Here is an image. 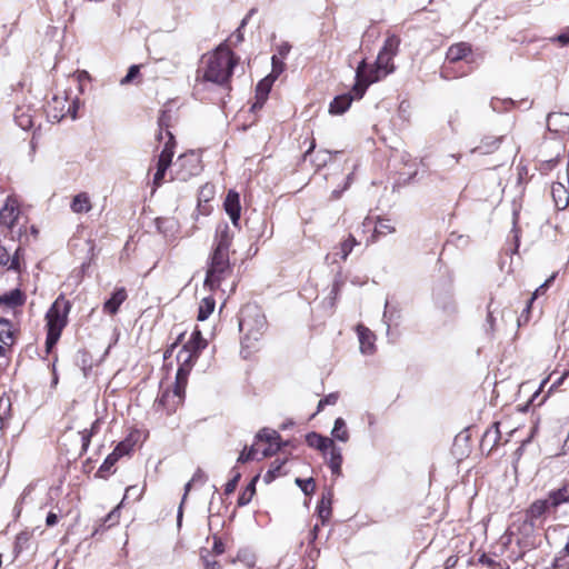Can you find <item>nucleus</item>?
I'll use <instances>...</instances> for the list:
<instances>
[{"mask_svg": "<svg viewBox=\"0 0 569 569\" xmlns=\"http://www.w3.org/2000/svg\"><path fill=\"white\" fill-rule=\"evenodd\" d=\"M232 239L233 234L229 226L227 223L218 224L204 279V286L210 290L219 288L221 282L232 273L229 256Z\"/></svg>", "mask_w": 569, "mask_h": 569, "instance_id": "obj_1", "label": "nucleus"}, {"mask_svg": "<svg viewBox=\"0 0 569 569\" xmlns=\"http://www.w3.org/2000/svg\"><path fill=\"white\" fill-rule=\"evenodd\" d=\"M238 63L234 53L221 43L211 53L202 57V64L197 70V80L212 82L218 86H226Z\"/></svg>", "mask_w": 569, "mask_h": 569, "instance_id": "obj_2", "label": "nucleus"}, {"mask_svg": "<svg viewBox=\"0 0 569 569\" xmlns=\"http://www.w3.org/2000/svg\"><path fill=\"white\" fill-rule=\"evenodd\" d=\"M207 347V340L199 330L191 333L189 341L177 353V360L180 363L174 382V393L181 396L186 391L188 377L191 368L199 357L201 350Z\"/></svg>", "mask_w": 569, "mask_h": 569, "instance_id": "obj_3", "label": "nucleus"}, {"mask_svg": "<svg viewBox=\"0 0 569 569\" xmlns=\"http://www.w3.org/2000/svg\"><path fill=\"white\" fill-rule=\"evenodd\" d=\"M395 56L379 51L375 67L368 68L366 60H362L356 69V82L353 92L357 98H362L368 87L388 76L395 70L392 59Z\"/></svg>", "mask_w": 569, "mask_h": 569, "instance_id": "obj_4", "label": "nucleus"}, {"mask_svg": "<svg viewBox=\"0 0 569 569\" xmlns=\"http://www.w3.org/2000/svg\"><path fill=\"white\" fill-rule=\"evenodd\" d=\"M239 328L243 333L242 342L247 348H250L266 332L267 319L257 306L249 305L241 310Z\"/></svg>", "mask_w": 569, "mask_h": 569, "instance_id": "obj_5", "label": "nucleus"}, {"mask_svg": "<svg viewBox=\"0 0 569 569\" xmlns=\"http://www.w3.org/2000/svg\"><path fill=\"white\" fill-rule=\"evenodd\" d=\"M71 302L60 295L47 311V329L62 332L68 322Z\"/></svg>", "mask_w": 569, "mask_h": 569, "instance_id": "obj_6", "label": "nucleus"}, {"mask_svg": "<svg viewBox=\"0 0 569 569\" xmlns=\"http://www.w3.org/2000/svg\"><path fill=\"white\" fill-rule=\"evenodd\" d=\"M130 449H131L130 443H128L126 441L119 442L117 445V447L113 449V451L107 456V458L104 459V461L98 469L97 477L107 478V476L112 472L111 469L117 463V461L121 457L128 455Z\"/></svg>", "mask_w": 569, "mask_h": 569, "instance_id": "obj_7", "label": "nucleus"}, {"mask_svg": "<svg viewBox=\"0 0 569 569\" xmlns=\"http://www.w3.org/2000/svg\"><path fill=\"white\" fill-rule=\"evenodd\" d=\"M256 439L258 441H264L269 443V447L262 451V457L273 456L282 448V446L287 445V442L281 441V436L278 431L268 428L260 430L257 433Z\"/></svg>", "mask_w": 569, "mask_h": 569, "instance_id": "obj_8", "label": "nucleus"}, {"mask_svg": "<svg viewBox=\"0 0 569 569\" xmlns=\"http://www.w3.org/2000/svg\"><path fill=\"white\" fill-rule=\"evenodd\" d=\"M19 214L20 209L18 201L12 197H8L4 206L0 210V226L12 229L19 218Z\"/></svg>", "mask_w": 569, "mask_h": 569, "instance_id": "obj_9", "label": "nucleus"}, {"mask_svg": "<svg viewBox=\"0 0 569 569\" xmlns=\"http://www.w3.org/2000/svg\"><path fill=\"white\" fill-rule=\"evenodd\" d=\"M176 166H178L181 170L178 172L181 180H187L191 176L198 173L199 170V160L193 152L184 153L178 157L176 161Z\"/></svg>", "mask_w": 569, "mask_h": 569, "instance_id": "obj_10", "label": "nucleus"}, {"mask_svg": "<svg viewBox=\"0 0 569 569\" xmlns=\"http://www.w3.org/2000/svg\"><path fill=\"white\" fill-rule=\"evenodd\" d=\"M274 81V77L267 76L258 82L256 87V101L252 103L250 108L252 112H256L257 110H260L263 107Z\"/></svg>", "mask_w": 569, "mask_h": 569, "instance_id": "obj_11", "label": "nucleus"}, {"mask_svg": "<svg viewBox=\"0 0 569 569\" xmlns=\"http://www.w3.org/2000/svg\"><path fill=\"white\" fill-rule=\"evenodd\" d=\"M224 210L229 214L233 226H238L240 220V212H241V206H240V197L239 194L230 190L224 199Z\"/></svg>", "mask_w": 569, "mask_h": 569, "instance_id": "obj_12", "label": "nucleus"}, {"mask_svg": "<svg viewBox=\"0 0 569 569\" xmlns=\"http://www.w3.org/2000/svg\"><path fill=\"white\" fill-rule=\"evenodd\" d=\"M358 338L360 342V351L363 355H372L375 352V340L373 332L367 327L359 325L357 327Z\"/></svg>", "mask_w": 569, "mask_h": 569, "instance_id": "obj_13", "label": "nucleus"}, {"mask_svg": "<svg viewBox=\"0 0 569 569\" xmlns=\"http://www.w3.org/2000/svg\"><path fill=\"white\" fill-rule=\"evenodd\" d=\"M358 99L353 92V89L351 92L342 93L333 98L329 106V112L331 114H342L345 113L349 107L351 106V102Z\"/></svg>", "mask_w": 569, "mask_h": 569, "instance_id": "obj_14", "label": "nucleus"}, {"mask_svg": "<svg viewBox=\"0 0 569 569\" xmlns=\"http://www.w3.org/2000/svg\"><path fill=\"white\" fill-rule=\"evenodd\" d=\"M548 129L555 132H569V112H551L547 118Z\"/></svg>", "mask_w": 569, "mask_h": 569, "instance_id": "obj_15", "label": "nucleus"}, {"mask_svg": "<svg viewBox=\"0 0 569 569\" xmlns=\"http://www.w3.org/2000/svg\"><path fill=\"white\" fill-rule=\"evenodd\" d=\"M306 442L309 447L315 448L321 452H326L335 445V441L331 438L321 436L315 431L309 432L306 436Z\"/></svg>", "mask_w": 569, "mask_h": 569, "instance_id": "obj_16", "label": "nucleus"}, {"mask_svg": "<svg viewBox=\"0 0 569 569\" xmlns=\"http://www.w3.org/2000/svg\"><path fill=\"white\" fill-rule=\"evenodd\" d=\"M127 299V291L124 288H118L111 297L104 302L103 311L109 315H116L120 306Z\"/></svg>", "mask_w": 569, "mask_h": 569, "instance_id": "obj_17", "label": "nucleus"}, {"mask_svg": "<svg viewBox=\"0 0 569 569\" xmlns=\"http://www.w3.org/2000/svg\"><path fill=\"white\" fill-rule=\"evenodd\" d=\"M547 499L555 511L561 505L569 503V483L563 485L559 489L549 491Z\"/></svg>", "mask_w": 569, "mask_h": 569, "instance_id": "obj_18", "label": "nucleus"}, {"mask_svg": "<svg viewBox=\"0 0 569 569\" xmlns=\"http://www.w3.org/2000/svg\"><path fill=\"white\" fill-rule=\"evenodd\" d=\"M497 312L498 307L495 306L493 298H491L487 306V317L483 323V330L489 338H493L495 332L497 331V318L495 316Z\"/></svg>", "mask_w": 569, "mask_h": 569, "instance_id": "obj_19", "label": "nucleus"}, {"mask_svg": "<svg viewBox=\"0 0 569 569\" xmlns=\"http://www.w3.org/2000/svg\"><path fill=\"white\" fill-rule=\"evenodd\" d=\"M501 433L499 430V423L495 422L490 429H488L481 439V449H487L489 452L498 445Z\"/></svg>", "mask_w": 569, "mask_h": 569, "instance_id": "obj_20", "label": "nucleus"}, {"mask_svg": "<svg viewBox=\"0 0 569 569\" xmlns=\"http://www.w3.org/2000/svg\"><path fill=\"white\" fill-rule=\"evenodd\" d=\"M92 204L87 192L76 194L71 201L70 209L74 213H87L91 210Z\"/></svg>", "mask_w": 569, "mask_h": 569, "instance_id": "obj_21", "label": "nucleus"}, {"mask_svg": "<svg viewBox=\"0 0 569 569\" xmlns=\"http://www.w3.org/2000/svg\"><path fill=\"white\" fill-rule=\"evenodd\" d=\"M183 397L184 392L181 396H178L174 393V391L172 395L170 391H164L158 399V406L162 407L167 410L168 413H170L176 410V407L182 401Z\"/></svg>", "mask_w": 569, "mask_h": 569, "instance_id": "obj_22", "label": "nucleus"}, {"mask_svg": "<svg viewBox=\"0 0 569 569\" xmlns=\"http://www.w3.org/2000/svg\"><path fill=\"white\" fill-rule=\"evenodd\" d=\"M501 142V138L485 137L479 146L471 150L472 153L489 154L496 151Z\"/></svg>", "mask_w": 569, "mask_h": 569, "instance_id": "obj_23", "label": "nucleus"}, {"mask_svg": "<svg viewBox=\"0 0 569 569\" xmlns=\"http://www.w3.org/2000/svg\"><path fill=\"white\" fill-rule=\"evenodd\" d=\"M24 297L20 289H13L0 296V303L14 308L23 305Z\"/></svg>", "mask_w": 569, "mask_h": 569, "instance_id": "obj_24", "label": "nucleus"}, {"mask_svg": "<svg viewBox=\"0 0 569 569\" xmlns=\"http://www.w3.org/2000/svg\"><path fill=\"white\" fill-rule=\"evenodd\" d=\"M551 511H555V510L551 508L548 499L546 498V499H539V500L533 501L528 510V515L532 519H535V518H540L545 513L551 512Z\"/></svg>", "mask_w": 569, "mask_h": 569, "instance_id": "obj_25", "label": "nucleus"}, {"mask_svg": "<svg viewBox=\"0 0 569 569\" xmlns=\"http://www.w3.org/2000/svg\"><path fill=\"white\" fill-rule=\"evenodd\" d=\"M328 465L332 475L337 477L341 476L342 453L341 449L337 447L336 443L330 448V459Z\"/></svg>", "mask_w": 569, "mask_h": 569, "instance_id": "obj_26", "label": "nucleus"}, {"mask_svg": "<svg viewBox=\"0 0 569 569\" xmlns=\"http://www.w3.org/2000/svg\"><path fill=\"white\" fill-rule=\"evenodd\" d=\"M206 480H207L206 473L201 469H197V471L194 472L192 479L189 482H187V485L184 486V496H183V498H186V496H187L188 491L190 490L192 483H196V482L204 483ZM183 500L184 499H182L181 503H183ZM181 520H182V505H180L179 510H178V515H177V522H178V527L179 528L181 527Z\"/></svg>", "mask_w": 569, "mask_h": 569, "instance_id": "obj_27", "label": "nucleus"}, {"mask_svg": "<svg viewBox=\"0 0 569 569\" xmlns=\"http://www.w3.org/2000/svg\"><path fill=\"white\" fill-rule=\"evenodd\" d=\"M359 242L352 234H349L343 241L340 242L337 248L336 256H339L342 260H347L348 256L352 252L353 247L358 246Z\"/></svg>", "mask_w": 569, "mask_h": 569, "instance_id": "obj_28", "label": "nucleus"}, {"mask_svg": "<svg viewBox=\"0 0 569 569\" xmlns=\"http://www.w3.org/2000/svg\"><path fill=\"white\" fill-rule=\"evenodd\" d=\"M216 307V301L212 297L203 298L199 303L198 310V320L204 321L209 318V316L213 312Z\"/></svg>", "mask_w": 569, "mask_h": 569, "instance_id": "obj_29", "label": "nucleus"}, {"mask_svg": "<svg viewBox=\"0 0 569 569\" xmlns=\"http://www.w3.org/2000/svg\"><path fill=\"white\" fill-rule=\"evenodd\" d=\"M231 562H241L246 568L251 569L256 565V555L250 549H240Z\"/></svg>", "mask_w": 569, "mask_h": 569, "instance_id": "obj_30", "label": "nucleus"}, {"mask_svg": "<svg viewBox=\"0 0 569 569\" xmlns=\"http://www.w3.org/2000/svg\"><path fill=\"white\" fill-rule=\"evenodd\" d=\"M0 342L4 346L13 343L12 325L4 318H0Z\"/></svg>", "mask_w": 569, "mask_h": 569, "instance_id": "obj_31", "label": "nucleus"}, {"mask_svg": "<svg viewBox=\"0 0 569 569\" xmlns=\"http://www.w3.org/2000/svg\"><path fill=\"white\" fill-rule=\"evenodd\" d=\"M470 52V48L465 43L451 46L447 52V59L456 62L463 59Z\"/></svg>", "mask_w": 569, "mask_h": 569, "instance_id": "obj_32", "label": "nucleus"}, {"mask_svg": "<svg viewBox=\"0 0 569 569\" xmlns=\"http://www.w3.org/2000/svg\"><path fill=\"white\" fill-rule=\"evenodd\" d=\"M331 435L335 439L341 442H347L349 440V433L347 430L346 421L341 417L335 420Z\"/></svg>", "mask_w": 569, "mask_h": 569, "instance_id": "obj_33", "label": "nucleus"}, {"mask_svg": "<svg viewBox=\"0 0 569 569\" xmlns=\"http://www.w3.org/2000/svg\"><path fill=\"white\" fill-rule=\"evenodd\" d=\"M258 479H259V476L253 477L251 479V481L248 483V486L246 487V489L239 495V498H238L239 506H246L252 500V497L256 493V483H257Z\"/></svg>", "mask_w": 569, "mask_h": 569, "instance_id": "obj_34", "label": "nucleus"}, {"mask_svg": "<svg viewBox=\"0 0 569 569\" xmlns=\"http://www.w3.org/2000/svg\"><path fill=\"white\" fill-rule=\"evenodd\" d=\"M400 38L396 34H390L387 37L383 47L381 48V52L390 53L392 56H396L399 50L400 46Z\"/></svg>", "mask_w": 569, "mask_h": 569, "instance_id": "obj_35", "label": "nucleus"}, {"mask_svg": "<svg viewBox=\"0 0 569 569\" xmlns=\"http://www.w3.org/2000/svg\"><path fill=\"white\" fill-rule=\"evenodd\" d=\"M286 463V460H274L269 470L264 473L263 476V480L266 483H270L272 482L278 476H280L281 473V468L283 467V465Z\"/></svg>", "mask_w": 569, "mask_h": 569, "instance_id": "obj_36", "label": "nucleus"}, {"mask_svg": "<svg viewBox=\"0 0 569 569\" xmlns=\"http://www.w3.org/2000/svg\"><path fill=\"white\" fill-rule=\"evenodd\" d=\"M120 518V506L113 508L104 518L101 530H109L116 523H118Z\"/></svg>", "mask_w": 569, "mask_h": 569, "instance_id": "obj_37", "label": "nucleus"}, {"mask_svg": "<svg viewBox=\"0 0 569 569\" xmlns=\"http://www.w3.org/2000/svg\"><path fill=\"white\" fill-rule=\"evenodd\" d=\"M99 425H100V421H99V419H97L91 425V429L90 430L84 429L83 431H81L82 452L87 451V449H88V447L90 445V439L97 432V430L99 428Z\"/></svg>", "mask_w": 569, "mask_h": 569, "instance_id": "obj_38", "label": "nucleus"}, {"mask_svg": "<svg viewBox=\"0 0 569 569\" xmlns=\"http://www.w3.org/2000/svg\"><path fill=\"white\" fill-rule=\"evenodd\" d=\"M295 482L301 489V491L307 496L312 493L316 489V482H315L313 478H309V479L296 478Z\"/></svg>", "mask_w": 569, "mask_h": 569, "instance_id": "obj_39", "label": "nucleus"}, {"mask_svg": "<svg viewBox=\"0 0 569 569\" xmlns=\"http://www.w3.org/2000/svg\"><path fill=\"white\" fill-rule=\"evenodd\" d=\"M555 276H551L549 279H547L542 284H540L536 291L532 293L531 298L528 300L526 306V311L529 312L531 310V305L535 301V299L545 292V290L550 286V283L553 281Z\"/></svg>", "mask_w": 569, "mask_h": 569, "instance_id": "obj_40", "label": "nucleus"}, {"mask_svg": "<svg viewBox=\"0 0 569 569\" xmlns=\"http://www.w3.org/2000/svg\"><path fill=\"white\" fill-rule=\"evenodd\" d=\"M395 232V228L388 223V220H379L375 227L373 237L386 236Z\"/></svg>", "mask_w": 569, "mask_h": 569, "instance_id": "obj_41", "label": "nucleus"}, {"mask_svg": "<svg viewBox=\"0 0 569 569\" xmlns=\"http://www.w3.org/2000/svg\"><path fill=\"white\" fill-rule=\"evenodd\" d=\"M170 119H171V116L169 113V111H162L159 119H158V126H159V132H158V139L161 140L162 139V132L163 130L166 129V132L168 131V128L170 126Z\"/></svg>", "mask_w": 569, "mask_h": 569, "instance_id": "obj_42", "label": "nucleus"}, {"mask_svg": "<svg viewBox=\"0 0 569 569\" xmlns=\"http://www.w3.org/2000/svg\"><path fill=\"white\" fill-rule=\"evenodd\" d=\"M256 12V9H251L248 14L242 19L239 28L233 32L231 39H236V44L243 41L242 28L248 23L250 17Z\"/></svg>", "mask_w": 569, "mask_h": 569, "instance_id": "obj_43", "label": "nucleus"}, {"mask_svg": "<svg viewBox=\"0 0 569 569\" xmlns=\"http://www.w3.org/2000/svg\"><path fill=\"white\" fill-rule=\"evenodd\" d=\"M61 332L60 331H53L47 329V338H46V350L48 353L51 352L53 347L57 345L58 340L60 339Z\"/></svg>", "mask_w": 569, "mask_h": 569, "instance_id": "obj_44", "label": "nucleus"}, {"mask_svg": "<svg viewBox=\"0 0 569 569\" xmlns=\"http://www.w3.org/2000/svg\"><path fill=\"white\" fill-rule=\"evenodd\" d=\"M61 332L60 331H53L47 329V338H46V350L48 353L51 352L53 347L57 345L58 340L60 339Z\"/></svg>", "mask_w": 569, "mask_h": 569, "instance_id": "obj_45", "label": "nucleus"}, {"mask_svg": "<svg viewBox=\"0 0 569 569\" xmlns=\"http://www.w3.org/2000/svg\"><path fill=\"white\" fill-rule=\"evenodd\" d=\"M240 478H241V473L233 468L232 469V477H231V479L224 486V493L226 495H230V493H232L236 490Z\"/></svg>", "mask_w": 569, "mask_h": 569, "instance_id": "obj_46", "label": "nucleus"}, {"mask_svg": "<svg viewBox=\"0 0 569 569\" xmlns=\"http://www.w3.org/2000/svg\"><path fill=\"white\" fill-rule=\"evenodd\" d=\"M167 136L169 139L166 142L164 148L162 149L160 156L168 157V158L172 159L173 148H174L176 142H174V138L170 131H167Z\"/></svg>", "mask_w": 569, "mask_h": 569, "instance_id": "obj_47", "label": "nucleus"}, {"mask_svg": "<svg viewBox=\"0 0 569 569\" xmlns=\"http://www.w3.org/2000/svg\"><path fill=\"white\" fill-rule=\"evenodd\" d=\"M209 553L210 552L207 548H202L200 551V557L204 562V569H221V567L219 566V563L217 561H210L208 559Z\"/></svg>", "mask_w": 569, "mask_h": 569, "instance_id": "obj_48", "label": "nucleus"}, {"mask_svg": "<svg viewBox=\"0 0 569 569\" xmlns=\"http://www.w3.org/2000/svg\"><path fill=\"white\" fill-rule=\"evenodd\" d=\"M284 69V63L279 60L276 56L272 57V71L269 77H274V80L280 76Z\"/></svg>", "mask_w": 569, "mask_h": 569, "instance_id": "obj_49", "label": "nucleus"}, {"mask_svg": "<svg viewBox=\"0 0 569 569\" xmlns=\"http://www.w3.org/2000/svg\"><path fill=\"white\" fill-rule=\"evenodd\" d=\"M226 550V543L220 536H213L212 553L219 556Z\"/></svg>", "mask_w": 569, "mask_h": 569, "instance_id": "obj_50", "label": "nucleus"}, {"mask_svg": "<svg viewBox=\"0 0 569 569\" xmlns=\"http://www.w3.org/2000/svg\"><path fill=\"white\" fill-rule=\"evenodd\" d=\"M256 452H257V449H256V447L253 445V446H251V448L248 451L243 450L239 455L237 461L240 462V463L248 462L249 460H252L254 458Z\"/></svg>", "mask_w": 569, "mask_h": 569, "instance_id": "obj_51", "label": "nucleus"}, {"mask_svg": "<svg viewBox=\"0 0 569 569\" xmlns=\"http://www.w3.org/2000/svg\"><path fill=\"white\" fill-rule=\"evenodd\" d=\"M19 251H20V249H17L14 254L12 257H10V261L7 264L9 270H12L16 272L20 271Z\"/></svg>", "mask_w": 569, "mask_h": 569, "instance_id": "obj_52", "label": "nucleus"}, {"mask_svg": "<svg viewBox=\"0 0 569 569\" xmlns=\"http://www.w3.org/2000/svg\"><path fill=\"white\" fill-rule=\"evenodd\" d=\"M16 120L19 127L22 129H29L32 126V120L29 116L26 114H16Z\"/></svg>", "mask_w": 569, "mask_h": 569, "instance_id": "obj_53", "label": "nucleus"}, {"mask_svg": "<svg viewBox=\"0 0 569 569\" xmlns=\"http://www.w3.org/2000/svg\"><path fill=\"white\" fill-rule=\"evenodd\" d=\"M139 70H140L139 66H137V64L131 66L127 72L126 77L121 80V83H128L131 80H133L138 76Z\"/></svg>", "mask_w": 569, "mask_h": 569, "instance_id": "obj_54", "label": "nucleus"}, {"mask_svg": "<svg viewBox=\"0 0 569 569\" xmlns=\"http://www.w3.org/2000/svg\"><path fill=\"white\" fill-rule=\"evenodd\" d=\"M172 162V159L163 156H159L157 169L167 171V169L170 167Z\"/></svg>", "mask_w": 569, "mask_h": 569, "instance_id": "obj_55", "label": "nucleus"}, {"mask_svg": "<svg viewBox=\"0 0 569 569\" xmlns=\"http://www.w3.org/2000/svg\"><path fill=\"white\" fill-rule=\"evenodd\" d=\"M172 162V159L163 156H159L157 169L167 171V169L170 167Z\"/></svg>", "mask_w": 569, "mask_h": 569, "instance_id": "obj_56", "label": "nucleus"}, {"mask_svg": "<svg viewBox=\"0 0 569 569\" xmlns=\"http://www.w3.org/2000/svg\"><path fill=\"white\" fill-rule=\"evenodd\" d=\"M172 162V159L163 156H159L157 169L167 171V169L170 167Z\"/></svg>", "mask_w": 569, "mask_h": 569, "instance_id": "obj_57", "label": "nucleus"}, {"mask_svg": "<svg viewBox=\"0 0 569 569\" xmlns=\"http://www.w3.org/2000/svg\"><path fill=\"white\" fill-rule=\"evenodd\" d=\"M164 174H166V171L157 169V171L153 176V181H152L154 188H158L161 186Z\"/></svg>", "mask_w": 569, "mask_h": 569, "instance_id": "obj_58", "label": "nucleus"}, {"mask_svg": "<svg viewBox=\"0 0 569 569\" xmlns=\"http://www.w3.org/2000/svg\"><path fill=\"white\" fill-rule=\"evenodd\" d=\"M10 261V254L8 250L0 244V266H7Z\"/></svg>", "mask_w": 569, "mask_h": 569, "instance_id": "obj_59", "label": "nucleus"}, {"mask_svg": "<svg viewBox=\"0 0 569 569\" xmlns=\"http://www.w3.org/2000/svg\"><path fill=\"white\" fill-rule=\"evenodd\" d=\"M562 46L569 44V27L559 33L556 38Z\"/></svg>", "mask_w": 569, "mask_h": 569, "instance_id": "obj_60", "label": "nucleus"}, {"mask_svg": "<svg viewBox=\"0 0 569 569\" xmlns=\"http://www.w3.org/2000/svg\"><path fill=\"white\" fill-rule=\"evenodd\" d=\"M338 398H339L338 393H336V392L329 393L325 398H322V403H326L327 406H333L337 403Z\"/></svg>", "mask_w": 569, "mask_h": 569, "instance_id": "obj_61", "label": "nucleus"}, {"mask_svg": "<svg viewBox=\"0 0 569 569\" xmlns=\"http://www.w3.org/2000/svg\"><path fill=\"white\" fill-rule=\"evenodd\" d=\"M58 522V516L53 512H49L46 517V523L48 527H51Z\"/></svg>", "mask_w": 569, "mask_h": 569, "instance_id": "obj_62", "label": "nucleus"}, {"mask_svg": "<svg viewBox=\"0 0 569 569\" xmlns=\"http://www.w3.org/2000/svg\"><path fill=\"white\" fill-rule=\"evenodd\" d=\"M291 47L290 44L288 43H283L282 46L279 47V54L282 56V57H286L289 51H290Z\"/></svg>", "mask_w": 569, "mask_h": 569, "instance_id": "obj_63", "label": "nucleus"}, {"mask_svg": "<svg viewBox=\"0 0 569 569\" xmlns=\"http://www.w3.org/2000/svg\"><path fill=\"white\" fill-rule=\"evenodd\" d=\"M329 515H330L329 508H325L322 506L319 508V516L322 520H325V518L329 517Z\"/></svg>", "mask_w": 569, "mask_h": 569, "instance_id": "obj_64", "label": "nucleus"}]
</instances>
